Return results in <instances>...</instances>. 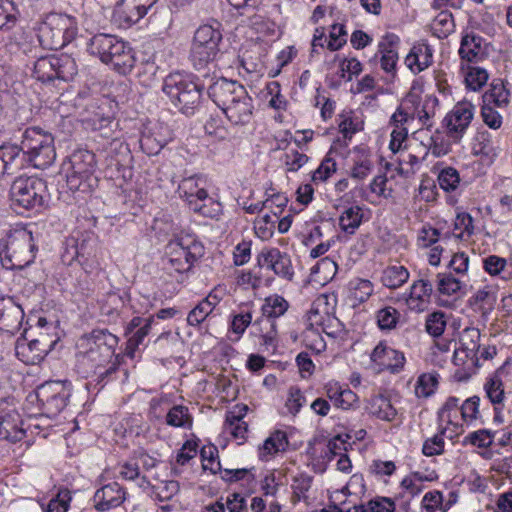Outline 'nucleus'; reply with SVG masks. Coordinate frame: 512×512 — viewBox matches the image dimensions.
I'll return each mask as SVG.
<instances>
[{
  "instance_id": "27",
  "label": "nucleus",
  "mask_w": 512,
  "mask_h": 512,
  "mask_svg": "<svg viewBox=\"0 0 512 512\" xmlns=\"http://www.w3.org/2000/svg\"><path fill=\"white\" fill-rule=\"evenodd\" d=\"M325 394L333 406L342 410H348L358 401V396L351 389H343L337 383H328L324 387Z\"/></svg>"
},
{
  "instance_id": "29",
  "label": "nucleus",
  "mask_w": 512,
  "mask_h": 512,
  "mask_svg": "<svg viewBox=\"0 0 512 512\" xmlns=\"http://www.w3.org/2000/svg\"><path fill=\"white\" fill-rule=\"evenodd\" d=\"M202 252L203 247L195 241L185 244L183 239H176L170 241L167 245L168 258L198 260Z\"/></svg>"
},
{
  "instance_id": "18",
  "label": "nucleus",
  "mask_w": 512,
  "mask_h": 512,
  "mask_svg": "<svg viewBox=\"0 0 512 512\" xmlns=\"http://www.w3.org/2000/svg\"><path fill=\"white\" fill-rule=\"evenodd\" d=\"M246 91L237 81L219 78L208 87V95L221 110L229 106Z\"/></svg>"
},
{
  "instance_id": "16",
  "label": "nucleus",
  "mask_w": 512,
  "mask_h": 512,
  "mask_svg": "<svg viewBox=\"0 0 512 512\" xmlns=\"http://www.w3.org/2000/svg\"><path fill=\"white\" fill-rule=\"evenodd\" d=\"M75 239L74 257H77L78 263L87 273H91L99 267L98 240L93 233H81Z\"/></svg>"
},
{
  "instance_id": "22",
  "label": "nucleus",
  "mask_w": 512,
  "mask_h": 512,
  "mask_svg": "<svg viewBox=\"0 0 512 512\" xmlns=\"http://www.w3.org/2000/svg\"><path fill=\"white\" fill-rule=\"evenodd\" d=\"M125 499V492L117 482H111L98 489L93 497L94 506L98 511H107L118 507Z\"/></svg>"
},
{
  "instance_id": "47",
  "label": "nucleus",
  "mask_w": 512,
  "mask_h": 512,
  "mask_svg": "<svg viewBox=\"0 0 512 512\" xmlns=\"http://www.w3.org/2000/svg\"><path fill=\"white\" fill-rule=\"evenodd\" d=\"M495 297L493 293L485 289L478 290L470 299L469 303L474 310L481 311L483 315L487 314L493 307Z\"/></svg>"
},
{
  "instance_id": "33",
  "label": "nucleus",
  "mask_w": 512,
  "mask_h": 512,
  "mask_svg": "<svg viewBox=\"0 0 512 512\" xmlns=\"http://www.w3.org/2000/svg\"><path fill=\"white\" fill-rule=\"evenodd\" d=\"M19 414L15 411H10L4 415H0V426L3 432L8 434L4 436L5 440L11 442L20 441L25 436L24 429L18 426Z\"/></svg>"
},
{
  "instance_id": "55",
  "label": "nucleus",
  "mask_w": 512,
  "mask_h": 512,
  "mask_svg": "<svg viewBox=\"0 0 512 512\" xmlns=\"http://www.w3.org/2000/svg\"><path fill=\"white\" fill-rule=\"evenodd\" d=\"M337 170L336 161L327 155L319 165V167L313 172L312 181L325 182L333 173Z\"/></svg>"
},
{
  "instance_id": "49",
  "label": "nucleus",
  "mask_w": 512,
  "mask_h": 512,
  "mask_svg": "<svg viewBox=\"0 0 512 512\" xmlns=\"http://www.w3.org/2000/svg\"><path fill=\"white\" fill-rule=\"evenodd\" d=\"M136 67V76L144 86H150L155 79L158 66L151 60H143Z\"/></svg>"
},
{
  "instance_id": "60",
  "label": "nucleus",
  "mask_w": 512,
  "mask_h": 512,
  "mask_svg": "<svg viewBox=\"0 0 512 512\" xmlns=\"http://www.w3.org/2000/svg\"><path fill=\"white\" fill-rule=\"evenodd\" d=\"M461 289V282L451 274H438V291L452 295Z\"/></svg>"
},
{
  "instance_id": "24",
  "label": "nucleus",
  "mask_w": 512,
  "mask_h": 512,
  "mask_svg": "<svg viewBox=\"0 0 512 512\" xmlns=\"http://www.w3.org/2000/svg\"><path fill=\"white\" fill-rule=\"evenodd\" d=\"M167 131L162 126H155L152 129L142 132L139 143L141 149L148 155H157L171 138L164 135L162 131Z\"/></svg>"
},
{
  "instance_id": "50",
  "label": "nucleus",
  "mask_w": 512,
  "mask_h": 512,
  "mask_svg": "<svg viewBox=\"0 0 512 512\" xmlns=\"http://www.w3.org/2000/svg\"><path fill=\"white\" fill-rule=\"evenodd\" d=\"M496 432L488 429H480L469 433L464 438V443H470L478 448H489L493 444Z\"/></svg>"
},
{
  "instance_id": "5",
  "label": "nucleus",
  "mask_w": 512,
  "mask_h": 512,
  "mask_svg": "<svg viewBox=\"0 0 512 512\" xmlns=\"http://www.w3.org/2000/svg\"><path fill=\"white\" fill-rule=\"evenodd\" d=\"M203 88L191 76L177 72L164 78L162 91L181 113L192 115L200 104Z\"/></svg>"
},
{
  "instance_id": "23",
  "label": "nucleus",
  "mask_w": 512,
  "mask_h": 512,
  "mask_svg": "<svg viewBox=\"0 0 512 512\" xmlns=\"http://www.w3.org/2000/svg\"><path fill=\"white\" fill-rule=\"evenodd\" d=\"M26 334L25 330L24 335L16 341V356L27 365H37L44 360L48 353L37 344L35 338L28 340Z\"/></svg>"
},
{
  "instance_id": "38",
  "label": "nucleus",
  "mask_w": 512,
  "mask_h": 512,
  "mask_svg": "<svg viewBox=\"0 0 512 512\" xmlns=\"http://www.w3.org/2000/svg\"><path fill=\"white\" fill-rule=\"evenodd\" d=\"M166 423L172 427L191 428L193 418L189 409L183 405L173 406L166 415Z\"/></svg>"
},
{
  "instance_id": "26",
  "label": "nucleus",
  "mask_w": 512,
  "mask_h": 512,
  "mask_svg": "<svg viewBox=\"0 0 512 512\" xmlns=\"http://www.w3.org/2000/svg\"><path fill=\"white\" fill-rule=\"evenodd\" d=\"M400 39L395 34H386L384 40L379 43L381 56V68L387 73H394L398 61L397 45Z\"/></svg>"
},
{
  "instance_id": "2",
  "label": "nucleus",
  "mask_w": 512,
  "mask_h": 512,
  "mask_svg": "<svg viewBox=\"0 0 512 512\" xmlns=\"http://www.w3.org/2000/svg\"><path fill=\"white\" fill-rule=\"evenodd\" d=\"M87 51L121 75L129 74L136 64L135 52L128 42L116 35L99 33L88 43Z\"/></svg>"
},
{
  "instance_id": "59",
  "label": "nucleus",
  "mask_w": 512,
  "mask_h": 512,
  "mask_svg": "<svg viewBox=\"0 0 512 512\" xmlns=\"http://www.w3.org/2000/svg\"><path fill=\"white\" fill-rule=\"evenodd\" d=\"M459 401V398L450 396L438 412L439 420L453 423V417H456L457 413L460 412L461 405Z\"/></svg>"
},
{
  "instance_id": "19",
  "label": "nucleus",
  "mask_w": 512,
  "mask_h": 512,
  "mask_svg": "<svg viewBox=\"0 0 512 512\" xmlns=\"http://www.w3.org/2000/svg\"><path fill=\"white\" fill-rule=\"evenodd\" d=\"M459 56L462 61L478 63L487 56L486 41L477 33L465 32L461 38Z\"/></svg>"
},
{
  "instance_id": "25",
  "label": "nucleus",
  "mask_w": 512,
  "mask_h": 512,
  "mask_svg": "<svg viewBox=\"0 0 512 512\" xmlns=\"http://www.w3.org/2000/svg\"><path fill=\"white\" fill-rule=\"evenodd\" d=\"M432 61L433 51L424 43L414 45L405 58L406 65L414 73L423 71L432 64Z\"/></svg>"
},
{
  "instance_id": "3",
  "label": "nucleus",
  "mask_w": 512,
  "mask_h": 512,
  "mask_svg": "<svg viewBox=\"0 0 512 512\" xmlns=\"http://www.w3.org/2000/svg\"><path fill=\"white\" fill-rule=\"evenodd\" d=\"M22 168L27 164L38 169L51 166L56 159L54 136L39 126L27 127L21 136L20 145L16 144Z\"/></svg>"
},
{
  "instance_id": "53",
  "label": "nucleus",
  "mask_w": 512,
  "mask_h": 512,
  "mask_svg": "<svg viewBox=\"0 0 512 512\" xmlns=\"http://www.w3.org/2000/svg\"><path fill=\"white\" fill-rule=\"evenodd\" d=\"M352 297L358 302H365L373 293V284L366 279H356L350 282Z\"/></svg>"
},
{
  "instance_id": "43",
  "label": "nucleus",
  "mask_w": 512,
  "mask_h": 512,
  "mask_svg": "<svg viewBox=\"0 0 512 512\" xmlns=\"http://www.w3.org/2000/svg\"><path fill=\"white\" fill-rule=\"evenodd\" d=\"M438 385V375L433 373L421 374L415 385V395L418 398H428L434 394Z\"/></svg>"
},
{
  "instance_id": "32",
  "label": "nucleus",
  "mask_w": 512,
  "mask_h": 512,
  "mask_svg": "<svg viewBox=\"0 0 512 512\" xmlns=\"http://www.w3.org/2000/svg\"><path fill=\"white\" fill-rule=\"evenodd\" d=\"M510 92L501 79H494L483 95V104L504 107L509 103Z\"/></svg>"
},
{
  "instance_id": "58",
  "label": "nucleus",
  "mask_w": 512,
  "mask_h": 512,
  "mask_svg": "<svg viewBox=\"0 0 512 512\" xmlns=\"http://www.w3.org/2000/svg\"><path fill=\"white\" fill-rule=\"evenodd\" d=\"M480 398L472 396L467 398L460 406V414L464 421H473L478 418Z\"/></svg>"
},
{
  "instance_id": "45",
  "label": "nucleus",
  "mask_w": 512,
  "mask_h": 512,
  "mask_svg": "<svg viewBox=\"0 0 512 512\" xmlns=\"http://www.w3.org/2000/svg\"><path fill=\"white\" fill-rule=\"evenodd\" d=\"M154 322L153 317H149L145 320L143 326L137 329L127 341L126 354L130 357L134 356L135 351L138 347L143 344L144 339L148 336L152 323Z\"/></svg>"
},
{
  "instance_id": "34",
  "label": "nucleus",
  "mask_w": 512,
  "mask_h": 512,
  "mask_svg": "<svg viewBox=\"0 0 512 512\" xmlns=\"http://www.w3.org/2000/svg\"><path fill=\"white\" fill-rule=\"evenodd\" d=\"M363 220L362 209L359 206H352L343 211L339 217L341 229L348 234H354Z\"/></svg>"
},
{
  "instance_id": "11",
  "label": "nucleus",
  "mask_w": 512,
  "mask_h": 512,
  "mask_svg": "<svg viewBox=\"0 0 512 512\" xmlns=\"http://www.w3.org/2000/svg\"><path fill=\"white\" fill-rule=\"evenodd\" d=\"M47 196L46 181L35 176L18 177L10 187L13 205L26 210L40 208Z\"/></svg>"
},
{
  "instance_id": "7",
  "label": "nucleus",
  "mask_w": 512,
  "mask_h": 512,
  "mask_svg": "<svg viewBox=\"0 0 512 512\" xmlns=\"http://www.w3.org/2000/svg\"><path fill=\"white\" fill-rule=\"evenodd\" d=\"M77 21L67 14L51 13L38 28V41L44 49H61L75 39Z\"/></svg>"
},
{
  "instance_id": "35",
  "label": "nucleus",
  "mask_w": 512,
  "mask_h": 512,
  "mask_svg": "<svg viewBox=\"0 0 512 512\" xmlns=\"http://www.w3.org/2000/svg\"><path fill=\"white\" fill-rule=\"evenodd\" d=\"M433 34L439 39L447 38L455 28L453 15L444 10L437 14L431 25Z\"/></svg>"
},
{
  "instance_id": "64",
  "label": "nucleus",
  "mask_w": 512,
  "mask_h": 512,
  "mask_svg": "<svg viewBox=\"0 0 512 512\" xmlns=\"http://www.w3.org/2000/svg\"><path fill=\"white\" fill-rule=\"evenodd\" d=\"M367 503L370 512H393L395 510L394 501L388 497H376Z\"/></svg>"
},
{
  "instance_id": "63",
  "label": "nucleus",
  "mask_w": 512,
  "mask_h": 512,
  "mask_svg": "<svg viewBox=\"0 0 512 512\" xmlns=\"http://www.w3.org/2000/svg\"><path fill=\"white\" fill-rule=\"evenodd\" d=\"M506 265V259L497 255H489L483 259V268L491 276H496L502 273Z\"/></svg>"
},
{
  "instance_id": "56",
  "label": "nucleus",
  "mask_w": 512,
  "mask_h": 512,
  "mask_svg": "<svg viewBox=\"0 0 512 512\" xmlns=\"http://www.w3.org/2000/svg\"><path fill=\"white\" fill-rule=\"evenodd\" d=\"M209 301H201L194 307L187 316V322L191 326L201 324L213 311Z\"/></svg>"
},
{
  "instance_id": "28",
  "label": "nucleus",
  "mask_w": 512,
  "mask_h": 512,
  "mask_svg": "<svg viewBox=\"0 0 512 512\" xmlns=\"http://www.w3.org/2000/svg\"><path fill=\"white\" fill-rule=\"evenodd\" d=\"M18 150L15 143H3L0 145V178L4 175H12L23 169L20 163Z\"/></svg>"
},
{
  "instance_id": "30",
  "label": "nucleus",
  "mask_w": 512,
  "mask_h": 512,
  "mask_svg": "<svg viewBox=\"0 0 512 512\" xmlns=\"http://www.w3.org/2000/svg\"><path fill=\"white\" fill-rule=\"evenodd\" d=\"M288 307L289 303L282 296L272 295L267 297L261 308L262 316L265 317V319L261 318L256 320L254 325L274 323V321H271V319H275L284 315L288 310Z\"/></svg>"
},
{
  "instance_id": "21",
  "label": "nucleus",
  "mask_w": 512,
  "mask_h": 512,
  "mask_svg": "<svg viewBox=\"0 0 512 512\" xmlns=\"http://www.w3.org/2000/svg\"><path fill=\"white\" fill-rule=\"evenodd\" d=\"M253 100L247 90L222 111L233 125H246L253 115Z\"/></svg>"
},
{
  "instance_id": "1",
  "label": "nucleus",
  "mask_w": 512,
  "mask_h": 512,
  "mask_svg": "<svg viewBox=\"0 0 512 512\" xmlns=\"http://www.w3.org/2000/svg\"><path fill=\"white\" fill-rule=\"evenodd\" d=\"M119 338L107 329H93L83 335L78 343L77 366L86 377L104 387L118 369L115 349Z\"/></svg>"
},
{
  "instance_id": "48",
  "label": "nucleus",
  "mask_w": 512,
  "mask_h": 512,
  "mask_svg": "<svg viewBox=\"0 0 512 512\" xmlns=\"http://www.w3.org/2000/svg\"><path fill=\"white\" fill-rule=\"evenodd\" d=\"M439 187L445 192L456 190L460 183V176L458 171L453 167L443 168L437 177Z\"/></svg>"
},
{
  "instance_id": "8",
  "label": "nucleus",
  "mask_w": 512,
  "mask_h": 512,
  "mask_svg": "<svg viewBox=\"0 0 512 512\" xmlns=\"http://www.w3.org/2000/svg\"><path fill=\"white\" fill-rule=\"evenodd\" d=\"M77 73L75 59L67 54L41 56L35 61L33 69V76L43 83L56 80L68 82Z\"/></svg>"
},
{
  "instance_id": "39",
  "label": "nucleus",
  "mask_w": 512,
  "mask_h": 512,
  "mask_svg": "<svg viewBox=\"0 0 512 512\" xmlns=\"http://www.w3.org/2000/svg\"><path fill=\"white\" fill-rule=\"evenodd\" d=\"M472 150L475 155H481L490 161L497 155L491 135L487 131L477 133Z\"/></svg>"
},
{
  "instance_id": "57",
  "label": "nucleus",
  "mask_w": 512,
  "mask_h": 512,
  "mask_svg": "<svg viewBox=\"0 0 512 512\" xmlns=\"http://www.w3.org/2000/svg\"><path fill=\"white\" fill-rule=\"evenodd\" d=\"M70 500V491L68 489H61L56 497L49 501L45 512H66L69 508Z\"/></svg>"
},
{
  "instance_id": "52",
  "label": "nucleus",
  "mask_w": 512,
  "mask_h": 512,
  "mask_svg": "<svg viewBox=\"0 0 512 512\" xmlns=\"http://www.w3.org/2000/svg\"><path fill=\"white\" fill-rule=\"evenodd\" d=\"M433 291L432 283L429 280L420 279L415 281L410 289V303L413 301L425 302L427 301Z\"/></svg>"
},
{
  "instance_id": "61",
  "label": "nucleus",
  "mask_w": 512,
  "mask_h": 512,
  "mask_svg": "<svg viewBox=\"0 0 512 512\" xmlns=\"http://www.w3.org/2000/svg\"><path fill=\"white\" fill-rule=\"evenodd\" d=\"M488 80V73L480 67H471L466 75L467 87L472 90L480 89Z\"/></svg>"
},
{
  "instance_id": "4",
  "label": "nucleus",
  "mask_w": 512,
  "mask_h": 512,
  "mask_svg": "<svg viewBox=\"0 0 512 512\" xmlns=\"http://www.w3.org/2000/svg\"><path fill=\"white\" fill-rule=\"evenodd\" d=\"M64 165L67 186L72 192L88 194L97 187V161L92 151L77 149L70 154Z\"/></svg>"
},
{
  "instance_id": "20",
  "label": "nucleus",
  "mask_w": 512,
  "mask_h": 512,
  "mask_svg": "<svg viewBox=\"0 0 512 512\" xmlns=\"http://www.w3.org/2000/svg\"><path fill=\"white\" fill-rule=\"evenodd\" d=\"M370 359L372 362L386 367L391 373L400 372L405 364L404 354L388 347L383 341L373 349Z\"/></svg>"
},
{
  "instance_id": "9",
  "label": "nucleus",
  "mask_w": 512,
  "mask_h": 512,
  "mask_svg": "<svg viewBox=\"0 0 512 512\" xmlns=\"http://www.w3.org/2000/svg\"><path fill=\"white\" fill-rule=\"evenodd\" d=\"M219 26V23L216 27L206 24L195 31L190 58L196 69H201L216 59L222 41Z\"/></svg>"
},
{
  "instance_id": "44",
  "label": "nucleus",
  "mask_w": 512,
  "mask_h": 512,
  "mask_svg": "<svg viewBox=\"0 0 512 512\" xmlns=\"http://www.w3.org/2000/svg\"><path fill=\"white\" fill-rule=\"evenodd\" d=\"M17 9L12 0H0V31L11 30L17 22Z\"/></svg>"
},
{
  "instance_id": "46",
  "label": "nucleus",
  "mask_w": 512,
  "mask_h": 512,
  "mask_svg": "<svg viewBox=\"0 0 512 512\" xmlns=\"http://www.w3.org/2000/svg\"><path fill=\"white\" fill-rule=\"evenodd\" d=\"M446 325L445 313L442 311H435L427 316L425 329L429 335L434 338H438L444 333Z\"/></svg>"
},
{
  "instance_id": "36",
  "label": "nucleus",
  "mask_w": 512,
  "mask_h": 512,
  "mask_svg": "<svg viewBox=\"0 0 512 512\" xmlns=\"http://www.w3.org/2000/svg\"><path fill=\"white\" fill-rule=\"evenodd\" d=\"M408 278L409 272L404 266H390L383 271L381 281L384 286L396 289L407 282Z\"/></svg>"
},
{
  "instance_id": "42",
  "label": "nucleus",
  "mask_w": 512,
  "mask_h": 512,
  "mask_svg": "<svg viewBox=\"0 0 512 512\" xmlns=\"http://www.w3.org/2000/svg\"><path fill=\"white\" fill-rule=\"evenodd\" d=\"M480 330L470 327L463 330L460 337L462 350L466 352V356H475L480 349Z\"/></svg>"
},
{
  "instance_id": "14",
  "label": "nucleus",
  "mask_w": 512,
  "mask_h": 512,
  "mask_svg": "<svg viewBox=\"0 0 512 512\" xmlns=\"http://www.w3.org/2000/svg\"><path fill=\"white\" fill-rule=\"evenodd\" d=\"M257 264L260 268L272 270L277 276L287 281H292L294 277L290 256L278 248L263 249L257 256Z\"/></svg>"
},
{
  "instance_id": "10",
  "label": "nucleus",
  "mask_w": 512,
  "mask_h": 512,
  "mask_svg": "<svg viewBox=\"0 0 512 512\" xmlns=\"http://www.w3.org/2000/svg\"><path fill=\"white\" fill-rule=\"evenodd\" d=\"M201 181L202 177L199 175L184 177L178 186V193L186 200L191 210L213 218L220 213L221 205L208 195L205 188L200 187Z\"/></svg>"
},
{
  "instance_id": "31",
  "label": "nucleus",
  "mask_w": 512,
  "mask_h": 512,
  "mask_svg": "<svg viewBox=\"0 0 512 512\" xmlns=\"http://www.w3.org/2000/svg\"><path fill=\"white\" fill-rule=\"evenodd\" d=\"M366 411L370 415L388 422L393 421L397 415V411L390 400L383 395L372 396L368 400Z\"/></svg>"
},
{
  "instance_id": "15",
  "label": "nucleus",
  "mask_w": 512,
  "mask_h": 512,
  "mask_svg": "<svg viewBox=\"0 0 512 512\" xmlns=\"http://www.w3.org/2000/svg\"><path fill=\"white\" fill-rule=\"evenodd\" d=\"M473 110L474 106L468 101L458 102L454 106L443 120L449 137L458 140L463 136L473 119Z\"/></svg>"
},
{
  "instance_id": "37",
  "label": "nucleus",
  "mask_w": 512,
  "mask_h": 512,
  "mask_svg": "<svg viewBox=\"0 0 512 512\" xmlns=\"http://www.w3.org/2000/svg\"><path fill=\"white\" fill-rule=\"evenodd\" d=\"M484 391L493 405H503L505 399L504 384L497 373H494L486 380Z\"/></svg>"
},
{
  "instance_id": "40",
  "label": "nucleus",
  "mask_w": 512,
  "mask_h": 512,
  "mask_svg": "<svg viewBox=\"0 0 512 512\" xmlns=\"http://www.w3.org/2000/svg\"><path fill=\"white\" fill-rule=\"evenodd\" d=\"M400 316L399 311L392 306L381 308L376 312L377 326L381 331H391L396 328Z\"/></svg>"
},
{
  "instance_id": "13",
  "label": "nucleus",
  "mask_w": 512,
  "mask_h": 512,
  "mask_svg": "<svg viewBox=\"0 0 512 512\" xmlns=\"http://www.w3.org/2000/svg\"><path fill=\"white\" fill-rule=\"evenodd\" d=\"M158 0H119L114 17L121 25L130 27L138 23L154 7Z\"/></svg>"
},
{
  "instance_id": "51",
  "label": "nucleus",
  "mask_w": 512,
  "mask_h": 512,
  "mask_svg": "<svg viewBox=\"0 0 512 512\" xmlns=\"http://www.w3.org/2000/svg\"><path fill=\"white\" fill-rule=\"evenodd\" d=\"M179 483L175 480L165 481L159 485L152 486V495L160 502L170 500L179 492Z\"/></svg>"
},
{
  "instance_id": "6",
  "label": "nucleus",
  "mask_w": 512,
  "mask_h": 512,
  "mask_svg": "<svg viewBox=\"0 0 512 512\" xmlns=\"http://www.w3.org/2000/svg\"><path fill=\"white\" fill-rule=\"evenodd\" d=\"M37 250L31 232L15 231L0 240L1 264L7 270H21L34 262Z\"/></svg>"
},
{
  "instance_id": "54",
  "label": "nucleus",
  "mask_w": 512,
  "mask_h": 512,
  "mask_svg": "<svg viewBox=\"0 0 512 512\" xmlns=\"http://www.w3.org/2000/svg\"><path fill=\"white\" fill-rule=\"evenodd\" d=\"M454 230L460 231L456 236L460 239H468L474 233L473 218L469 213H458L454 222Z\"/></svg>"
},
{
  "instance_id": "17",
  "label": "nucleus",
  "mask_w": 512,
  "mask_h": 512,
  "mask_svg": "<svg viewBox=\"0 0 512 512\" xmlns=\"http://www.w3.org/2000/svg\"><path fill=\"white\" fill-rule=\"evenodd\" d=\"M24 310L12 296L0 297V331L14 335L24 320Z\"/></svg>"
},
{
  "instance_id": "12",
  "label": "nucleus",
  "mask_w": 512,
  "mask_h": 512,
  "mask_svg": "<svg viewBox=\"0 0 512 512\" xmlns=\"http://www.w3.org/2000/svg\"><path fill=\"white\" fill-rule=\"evenodd\" d=\"M71 396V383L49 381L36 390V397L43 414L49 418L57 416L67 406Z\"/></svg>"
},
{
  "instance_id": "41",
  "label": "nucleus",
  "mask_w": 512,
  "mask_h": 512,
  "mask_svg": "<svg viewBox=\"0 0 512 512\" xmlns=\"http://www.w3.org/2000/svg\"><path fill=\"white\" fill-rule=\"evenodd\" d=\"M312 482L313 477L306 473H301L293 477L291 483V500L293 503H297L300 502L301 500L307 499V492L311 488Z\"/></svg>"
},
{
  "instance_id": "62",
  "label": "nucleus",
  "mask_w": 512,
  "mask_h": 512,
  "mask_svg": "<svg viewBox=\"0 0 512 512\" xmlns=\"http://www.w3.org/2000/svg\"><path fill=\"white\" fill-rule=\"evenodd\" d=\"M445 430H442L439 434L434 435L432 438L427 439L422 447V452L426 456L440 455L444 451V439L443 435Z\"/></svg>"
}]
</instances>
